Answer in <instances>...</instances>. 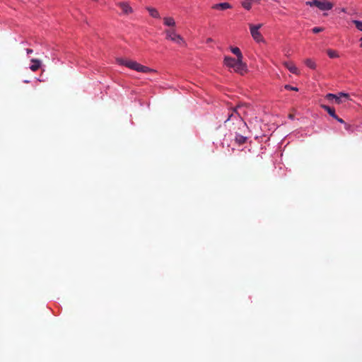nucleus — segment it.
Masks as SVG:
<instances>
[{"instance_id":"nucleus-1","label":"nucleus","mask_w":362,"mask_h":362,"mask_svg":"<svg viewBox=\"0 0 362 362\" xmlns=\"http://www.w3.org/2000/svg\"><path fill=\"white\" fill-rule=\"evenodd\" d=\"M229 105L230 103L228 101V129L230 135H234L235 143L241 145L245 144L247 139V137L244 135L247 127L239 112L242 107L240 105L235 106Z\"/></svg>"},{"instance_id":"nucleus-2","label":"nucleus","mask_w":362,"mask_h":362,"mask_svg":"<svg viewBox=\"0 0 362 362\" xmlns=\"http://www.w3.org/2000/svg\"><path fill=\"white\" fill-rule=\"evenodd\" d=\"M231 52L236 56V58L228 57V68L240 75H245L248 71L247 64L243 62V56L240 49L237 47H230Z\"/></svg>"},{"instance_id":"nucleus-3","label":"nucleus","mask_w":362,"mask_h":362,"mask_svg":"<svg viewBox=\"0 0 362 362\" xmlns=\"http://www.w3.org/2000/svg\"><path fill=\"white\" fill-rule=\"evenodd\" d=\"M306 5H309L310 6H316L317 7L320 11H329L331 10L333 8V4L330 1L323 0H312L310 1H307Z\"/></svg>"},{"instance_id":"nucleus-4","label":"nucleus","mask_w":362,"mask_h":362,"mask_svg":"<svg viewBox=\"0 0 362 362\" xmlns=\"http://www.w3.org/2000/svg\"><path fill=\"white\" fill-rule=\"evenodd\" d=\"M126 66L131 69L137 71L139 72H142V73H148V72H154L155 71L153 69H151L148 68V66L141 65V64H139L138 62H136L135 61H132V60H128L127 63L126 64Z\"/></svg>"},{"instance_id":"nucleus-5","label":"nucleus","mask_w":362,"mask_h":362,"mask_svg":"<svg viewBox=\"0 0 362 362\" xmlns=\"http://www.w3.org/2000/svg\"><path fill=\"white\" fill-rule=\"evenodd\" d=\"M166 38L170 40L180 46L185 45V41L184 39L178 34L175 33L174 30H166Z\"/></svg>"},{"instance_id":"nucleus-6","label":"nucleus","mask_w":362,"mask_h":362,"mask_svg":"<svg viewBox=\"0 0 362 362\" xmlns=\"http://www.w3.org/2000/svg\"><path fill=\"white\" fill-rule=\"evenodd\" d=\"M262 26V24L261 23L257 25L249 24L251 35L253 39L258 42L263 41L262 35L259 31Z\"/></svg>"},{"instance_id":"nucleus-7","label":"nucleus","mask_w":362,"mask_h":362,"mask_svg":"<svg viewBox=\"0 0 362 362\" xmlns=\"http://www.w3.org/2000/svg\"><path fill=\"white\" fill-rule=\"evenodd\" d=\"M340 97H344L346 99L349 98V95L346 93L340 92L337 95L332 94V93H328L326 95V98L327 100H333L334 99V101L337 104H340L342 103V100H340Z\"/></svg>"},{"instance_id":"nucleus-8","label":"nucleus","mask_w":362,"mask_h":362,"mask_svg":"<svg viewBox=\"0 0 362 362\" xmlns=\"http://www.w3.org/2000/svg\"><path fill=\"white\" fill-rule=\"evenodd\" d=\"M116 5L122 9L124 15H129L134 12L133 8L127 1L117 2Z\"/></svg>"},{"instance_id":"nucleus-9","label":"nucleus","mask_w":362,"mask_h":362,"mask_svg":"<svg viewBox=\"0 0 362 362\" xmlns=\"http://www.w3.org/2000/svg\"><path fill=\"white\" fill-rule=\"evenodd\" d=\"M32 64L30 66V69L32 71H37L42 66V62L37 59H31Z\"/></svg>"},{"instance_id":"nucleus-10","label":"nucleus","mask_w":362,"mask_h":362,"mask_svg":"<svg viewBox=\"0 0 362 362\" xmlns=\"http://www.w3.org/2000/svg\"><path fill=\"white\" fill-rule=\"evenodd\" d=\"M284 65L293 74H298L299 71L298 68L291 62H286L284 63Z\"/></svg>"},{"instance_id":"nucleus-11","label":"nucleus","mask_w":362,"mask_h":362,"mask_svg":"<svg viewBox=\"0 0 362 362\" xmlns=\"http://www.w3.org/2000/svg\"><path fill=\"white\" fill-rule=\"evenodd\" d=\"M321 107L327 112V113L332 117H337V115L335 113V110L333 107H331L326 105H321Z\"/></svg>"},{"instance_id":"nucleus-12","label":"nucleus","mask_w":362,"mask_h":362,"mask_svg":"<svg viewBox=\"0 0 362 362\" xmlns=\"http://www.w3.org/2000/svg\"><path fill=\"white\" fill-rule=\"evenodd\" d=\"M146 10L149 12V14L155 18H159L160 14L157 9L152 7H146Z\"/></svg>"},{"instance_id":"nucleus-13","label":"nucleus","mask_w":362,"mask_h":362,"mask_svg":"<svg viewBox=\"0 0 362 362\" xmlns=\"http://www.w3.org/2000/svg\"><path fill=\"white\" fill-rule=\"evenodd\" d=\"M164 24L167 26H175V21L172 17H165L163 18Z\"/></svg>"},{"instance_id":"nucleus-14","label":"nucleus","mask_w":362,"mask_h":362,"mask_svg":"<svg viewBox=\"0 0 362 362\" xmlns=\"http://www.w3.org/2000/svg\"><path fill=\"white\" fill-rule=\"evenodd\" d=\"M305 64L311 69H316V64L311 59H306L305 60Z\"/></svg>"},{"instance_id":"nucleus-15","label":"nucleus","mask_w":362,"mask_h":362,"mask_svg":"<svg viewBox=\"0 0 362 362\" xmlns=\"http://www.w3.org/2000/svg\"><path fill=\"white\" fill-rule=\"evenodd\" d=\"M213 9H221V10H226V2H223L221 4H214L212 6Z\"/></svg>"},{"instance_id":"nucleus-16","label":"nucleus","mask_w":362,"mask_h":362,"mask_svg":"<svg viewBox=\"0 0 362 362\" xmlns=\"http://www.w3.org/2000/svg\"><path fill=\"white\" fill-rule=\"evenodd\" d=\"M327 55L330 57V58H337L339 57L337 52L334 50H332V49H328L327 50Z\"/></svg>"},{"instance_id":"nucleus-17","label":"nucleus","mask_w":362,"mask_h":362,"mask_svg":"<svg viewBox=\"0 0 362 362\" xmlns=\"http://www.w3.org/2000/svg\"><path fill=\"white\" fill-rule=\"evenodd\" d=\"M352 22L356 25V28L358 30L362 31V22L361 21H357V20H354Z\"/></svg>"},{"instance_id":"nucleus-18","label":"nucleus","mask_w":362,"mask_h":362,"mask_svg":"<svg viewBox=\"0 0 362 362\" xmlns=\"http://www.w3.org/2000/svg\"><path fill=\"white\" fill-rule=\"evenodd\" d=\"M117 62L120 65H124L126 66V64L127 63L128 60L122 59V58H117L116 59Z\"/></svg>"},{"instance_id":"nucleus-19","label":"nucleus","mask_w":362,"mask_h":362,"mask_svg":"<svg viewBox=\"0 0 362 362\" xmlns=\"http://www.w3.org/2000/svg\"><path fill=\"white\" fill-rule=\"evenodd\" d=\"M325 30L322 27H315L312 29L313 33H318L320 32H322Z\"/></svg>"},{"instance_id":"nucleus-20","label":"nucleus","mask_w":362,"mask_h":362,"mask_svg":"<svg viewBox=\"0 0 362 362\" xmlns=\"http://www.w3.org/2000/svg\"><path fill=\"white\" fill-rule=\"evenodd\" d=\"M242 5L244 8H245L246 10H248V11L252 7L251 4L250 2H247V1L243 2Z\"/></svg>"},{"instance_id":"nucleus-21","label":"nucleus","mask_w":362,"mask_h":362,"mask_svg":"<svg viewBox=\"0 0 362 362\" xmlns=\"http://www.w3.org/2000/svg\"><path fill=\"white\" fill-rule=\"evenodd\" d=\"M284 88L289 90H295L298 91V88L297 87L291 86V85H285Z\"/></svg>"},{"instance_id":"nucleus-22","label":"nucleus","mask_w":362,"mask_h":362,"mask_svg":"<svg viewBox=\"0 0 362 362\" xmlns=\"http://www.w3.org/2000/svg\"><path fill=\"white\" fill-rule=\"evenodd\" d=\"M334 119H335L337 121L341 124H345V122L341 118H339L337 115V117H334Z\"/></svg>"},{"instance_id":"nucleus-23","label":"nucleus","mask_w":362,"mask_h":362,"mask_svg":"<svg viewBox=\"0 0 362 362\" xmlns=\"http://www.w3.org/2000/svg\"><path fill=\"white\" fill-rule=\"evenodd\" d=\"M33 52L32 49H26V53L29 55Z\"/></svg>"},{"instance_id":"nucleus-24","label":"nucleus","mask_w":362,"mask_h":362,"mask_svg":"<svg viewBox=\"0 0 362 362\" xmlns=\"http://www.w3.org/2000/svg\"><path fill=\"white\" fill-rule=\"evenodd\" d=\"M344 124H345V129H346V130H349V129H350V128H351V125H350V124H346V123H345Z\"/></svg>"},{"instance_id":"nucleus-25","label":"nucleus","mask_w":362,"mask_h":362,"mask_svg":"<svg viewBox=\"0 0 362 362\" xmlns=\"http://www.w3.org/2000/svg\"><path fill=\"white\" fill-rule=\"evenodd\" d=\"M338 10H339V11L346 13V9L344 8H339Z\"/></svg>"},{"instance_id":"nucleus-26","label":"nucleus","mask_w":362,"mask_h":362,"mask_svg":"<svg viewBox=\"0 0 362 362\" xmlns=\"http://www.w3.org/2000/svg\"><path fill=\"white\" fill-rule=\"evenodd\" d=\"M288 118H290L291 119H294V115L293 114H290L288 115Z\"/></svg>"},{"instance_id":"nucleus-27","label":"nucleus","mask_w":362,"mask_h":362,"mask_svg":"<svg viewBox=\"0 0 362 362\" xmlns=\"http://www.w3.org/2000/svg\"><path fill=\"white\" fill-rule=\"evenodd\" d=\"M226 62V56H225L223 58V62Z\"/></svg>"},{"instance_id":"nucleus-28","label":"nucleus","mask_w":362,"mask_h":362,"mask_svg":"<svg viewBox=\"0 0 362 362\" xmlns=\"http://www.w3.org/2000/svg\"><path fill=\"white\" fill-rule=\"evenodd\" d=\"M210 41H211V38H209V39L207 40V42H210Z\"/></svg>"},{"instance_id":"nucleus-29","label":"nucleus","mask_w":362,"mask_h":362,"mask_svg":"<svg viewBox=\"0 0 362 362\" xmlns=\"http://www.w3.org/2000/svg\"><path fill=\"white\" fill-rule=\"evenodd\" d=\"M360 41L361 42V46L362 47V37L360 39Z\"/></svg>"},{"instance_id":"nucleus-30","label":"nucleus","mask_w":362,"mask_h":362,"mask_svg":"<svg viewBox=\"0 0 362 362\" xmlns=\"http://www.w3.org/2000/svg\"><path fill=\"white\" fill-rule=\"evenodd\" d=\"M228 8H230V6L228 4L227 5Z\"/></svg>"}]
</instances>
